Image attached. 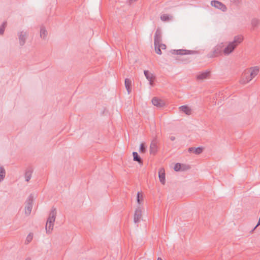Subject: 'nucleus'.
<instances>
[{
    "mask_svg": "<svg viewBox=\"0 0 260 260\" xmlns=\"http://www.w3.org/2000/svg\"><path fill=\"white\" fill-rule=\"evenodd\" d=\"M181 167H182V164L178 162L175 165L174 169L176 172L181 171Z\"/></svg>",
    "mask_w": 260,
    "mask_h": 260,
    "instance_id": "obj_30",
    "label": "nucleus"
},
{
    "mask_svg": "<svg viewBox=\"0 0 260 260\" xmlns=\"http://www.w3.org/2000/svg\"><path fill=\"white\" fill-rule=\"evenodd\" d=\"M160 47L162 48V49H165L166 48V45L164 44H160Z\"/></svg>",
    "mask_w": 260,
    "mask_h": 260,
    "instance_id": "obj_36",
    "label": "nucleus"
},
{
    "mask_svg": "<svg viewBox=\"0 0 260 260\" xmlns=\"http://www.w3.org/2000/svg\"><path fill=\"white\" fill-rule=\"evenodd\" d=\"M230 2L236 6H239L242 3V0H230Z\"/></svg>",
    "mask_w": 260,
    "mask_h": 260,
    "instance_id": "obj_33",
    "label": "nucleus"
},
{
    "mask_svg": "<svg viewBox=\"0 0 260 260\" xmlns=\"http://www.w3.org/2000/svg\"><path fill=\"white\" fill-rule=\"evenodd\" d=\"M133 156L134 161H137L140 166L143 165V160L137 152H133Z\"/></svg>",
    "mask_w": 260,
    "mask_h": 260,
    "instance_id": "obj_19",
    "label": "nucleus"
},
{
    "mask_svg": "<svg viewBox=\"0 0 260 260\" xmlns=\"http://www.w3.org/2000/svg\"><path fill=\"white\" fill-rule=\"evenodd\" d=\"M158 177L160 182L162 184H165L166 182L165 179V171L164 168H160L158 171Z\"/></svg>",
    "mask_w": 260,
    "mask_h": 260,
    "instance_id": "obj_15",
    "label": "nucleus"
},
{
    "mask_svg": "<svg viewBox=\"0 0 260 260\" xmlns=\"http://www.w3.org/2000/svg\"><path fill=\"white\" fill-rule=\"evenodd\" d=\"M223 47V43L217 45L214 48L213 51L208 54V56L210 58H213L217 56L220 54L222 50V47Z\"/></svg>",
    "mask_w": 260,
    "mask_h": 260,
    "instance_id": "obj_4",
    "label": "nucleus"
},
{
    "mask_svg": "<svg viewBox=\"0 0 260 260\" xmlns=\"http://www.w3.org/2000/svg\"><path fill=\"white\" fill-rule=\"evenodd\" d=\"M251 25L253 29H255V28L257 27L259 25H260V20L256 18L252 19L251 20Z\"/></svg>",
    "mask_w": 260,
    "mask_h": 260,
    "instance_id": "obj_23",
    "label": "nucleus"
},
{
    "mask_svg": "<svg viewBox=\"0 0 260 260\" xmlns=\"http://www.w3.org/2000/svg\"><path fill=\"white\" fill-rule=\"evenodd\" d=\"M56 214L57 212L56 208L54 207H52L50 212L46 224V233L47 234H50L52 232L54 226V222L55 220Z\"/></svg>",
    "mask_w": 260,
    "mask_h": 260,
    "instance_id": "obj_1",
    "label": "nucleus"
},
{
    "mask_svg": "<svg viewBox=\"0 0 260 260\" xmlns=\"http://www.w3.org/2000/svg\"><path fill=\"white\" fill-rule=\"evenodd\" d=\"M154 45L155 52L158 54H159V55L161 54L162 52H161L160 47V43L157 44H154Z\"/></svg>",
    "mask_w": 260,
    "mask_h": 260,
    "instance_id": "obj_28",
    "label": "nucleus"
},
{
    "mask_svg": "<svg viewBox=\"0 0 260 260\" xmlns=\"http://www.w3.org/2000/svg\"><path fill=\"white\" fill-rule=\"evenodd\" d=\"M157 260H162V259L160 257H158V258H157Z\"/></svg>",
    "mask_w": 260,
    "mask_h": 260,
    "instance_id": "obj_39",
    "label": "nucleus"
},
{
    "mask_svg": "<svg viewBox=\"0 0 260 260\" xmlns=\"http://www.w3.org/2000/svg\"><path fill=\"white\" fill-rule=\"evenodd\" d=\"M172 54L174 55H187L199 54V51L196 50H189L185 49L171 50L170 51Z\"/></svg>",
    "mask_w": 260,
    "mask_h": 260,
    "instance_id": "obj_2",
    "label": "nucleus"
},
{
    "mask_svg": "<svg viewBox=\"0 0 260 260\" xmlns=\"http://www.w3.org/2000/svg\"><path fill=\"white\" fill-rule=\"evenodd\" d=\"M250 78L249 70L245 71L242 74V78L240 80V83L241 84H246L251 80H249Z\"/></svg>",
    "mask_w": 260,
    "mask_h": 260,
    "instance_id": "obj_12",
    "label": "nucleus"
},
{
    "mask_svg": "<svg viewBox=\"0 0 260 260\" xmlns=\"http://www.w3.org/2000/svg\"><path fill=\"white\" fill-rule=\"evenodd\" d=\"M259 72V69L257 67H254L253 68H251L250 70H249V75L250 78L249 80H252L255 76H256Z\"/></svg>",
    "mask_w": 260,
    "mask_h": 260,
    "instance_id": "obj_18",
    "label": "nucleus"
},
{
    "mask_svg": "<svg viewBox=\"0 0 260 260\" xmlns=\"http://www.w3.org/2000/svg\"><path fill=\"white\" fill-rule=\"evenodd\" d=\"M28 35V34L26 31H22L18 34L19 44L21 46H23L25 44Z\"/></svg>",
    "mask_w": 260,
    "mask_h": 260,
    "instance_id": "obj_10",
    "label": "nucleus"
},
{
    "mask_svg": "<svg viewBox=\"0 0 260 260\" xmlns=\"http://www.w3.org/2000/svg\"><path fill=\"white\" fill-rule=\"evenodd\" d=\"M144 74L146 79L149 81V84L153 86L154 85V81L155 79V76L148 70H145Z\"/></svg>",
    "mask_w": 260,
    "mask_h": 260,
    "instance_id": "obj_9",
    "label": "nucleus"
},
{
    "mask_svg": "<svg viewBox=\"0 0 260 260\" xmlns=\"http://www.w3.org/2000/svg\"><path fill=\"white\" fill-rule=\"evenodd\" d=\"M6 175V171L3 167L0 166V182L2 181Z\"/></svg>",
    "mask_w": 260,
    "mask_h": 260,
    "instance_id": "obj_25",
    "label": "nucleus"
},
{
    "mask_svg": "<svg viewBox=\"0 0 260 260\" xmlns=\"http://www.w3.org/2000/svg\"><path fill=\"white\" fill-rule=\"evenodd\" d=\"M154 41L155 44L160 43L161 41V32L159 28H157L155 31Z\"/></svg>",
    "mask_w": 260,
    "mask_h": 260,
    "instance_id": "obj_14",
    "label": "nucleus"
},
{
    "mask_svg": "<svg viewBox=\"0 0 260 260\" xmlns=\"http://www.w3.org/2000/svg\"><path fill=\"white\" fill-rule=\"evenodd\" d=\"M141 217H142L141 207L140 206H138L136 208L135 211L134 217V222L135 223L139 222L140 221Z\"/></svg>",
    "mask_w": 260,
    "mask_h": 260,
    "instance_id": "obj_8",
    "label": "nucleus"
},
{
    "mask_svg": "<svg viewBox=\"0 0 260 260\" xmlns=\"http://www.w3.org/2000/svg\"><path fill=\"white\" fill-rule=\"evenodd\" d=\"M157 143L156 138H154L152 141L150 146L149 151L151 154L155 155L157 153L158 149Z\"/></svg>",
    "mask_w": 260,
    "mask_h": 260,
    "instance_id": "obj_5",
    "label": "nucleus"
},
{
    "mask_svg": "<svg viewBox=\"0 0 260 260\" xmlns=\"http://www.w3.org/2000/svg\"><path fill=\"white\" fill-rule=\"evenodd\" d=\"M124 84L128 93L129 94L132 91L131 80L129 79L126 78L124 81Z\"/></svg>",
    "mask_w": 260,
    "mask_h": 260,
    "instance_id": "obj_20",
    "label": "nucleus"
},
{
    "mask_svg": "<svg viewBox=\"0 0 260 260\" xmlns=\"http://www.w3.org/2000/svg\"><path fill=\"white\" fill-rule=\"evenodd\" d=\"M190 169V166L189 165L182 164L181 171H187Z\"/></svg>",
    "mask_w": 260,
    "mask_h": 260,
    "instance_id": "obj_32",
    "label": "nucleus"
},
{
    "mask_svg": "<svg viewBox=\"0 0 260 260\" xmlns=\"http://www.w3.org/2000/svg\"><path fill=\"white\" fill-rule=\"evenodd\" d=\"M33 204V196L32 194L29 195L28 199L26 201L25 213L27 215H29L31 211Z\"/></svg>",
    "mask_w": 260,
    "mask_h": 260,
    "instance_id": "obj_3",
    "label": "nucleus"
},
{
    "mask_svg": "<svg viewBox=\"0 0 260 260\" xmlns=\"http://www.w3.org/2000/svg\"><path fill=\"white\" fill-rule=\"evenodd\" d=\"M176 60H178L179 61L183 62L184 63H187L189 62V61H190L189 58H184V57L183 58H177Z\"/></svg>",
    "mask_w": 260,
    "mask_h": 260,
    "instance_id": "obj_34",
    "label": "nucleus"
},
{
    "mask_svg": "<svg viewBox=\"0 0 260 260\" xmlns=\"http://www.w3.org/2000/svg\"><path fill=\"white\" fill-rule=\"evenodd\" d=\"M32 172L33 169L31 167H29L26 169L25 173V178L26 181L28 182L30 180L31 177Z\"/></svg>",
    "mask_w": 260,
    "mask_h": 260,
    "instance_id": "obj_17",
    "label": "nucleus"
},
{
    "mask_svg": "<svg viewBox=\"0 0 260 260\" xmlns=\"http://www.w3.org/2000/svg\"><path fill=\"white\" fill-rule=\"evenodd\" d=\"M179 109L180 111L185 113L186 115H189L191 114V109L188 106L186 105L181 106L179 107Z\"/></svg>",
    "mask_w": 260,
    "mask_h": 260,
    "instance_id": "obj_21",
    "label": "nucleus"
},
{
    "mask_svg": "<svg viewBox=\"0 0 260 260\" xmlns=\"http://www.w3.org/2000/svg\"><path fill=\"white\" fill-rule=\"evenodd\" d=\"M7 25V21H4L3 24L0 26V35H3L4 33L5 28Z\"/></svg>",
    "mask_w": 260,
    "mask_h": 260,
    "instance_id": "obj_27",
    "label": "nucleus"
},
{
    "mask_svg": "<svg viewBox=\"0 0 260 260\" xmlns=\"http://www.w3.org/2000/svg\"><path fill=\"white\" fill-rule=\"evenodd\" d=\"M33 234L32 233H29L26 238V241L29 243L32 239Z\"/></svg>",
    "mask_w": 260,
    "mask_h": 260,
    "instance_id": "obj_35",
    "label": "nucleus"
},
{
    "mask_svg": "<svg viewBox=\"0 0 260 260\" xmlns=\"http://www.w3.org/2000/svg\"><path fill=\"white\" fill-rule=\"evenodd\" d=\"M143 201V194L140 192H138L137 194V202L140 205Z\"/></svg>",
    "mask_w": 260,
    "mask_h": 260,
    "instance_id": "obj_26",
    "label": "nucleus"
},
{
    "mask_svg": "<svg viewBox=\"0 0 260 260\" xmlns=\"http://www.w3.org/2000/svg\"><path fill=\"white\" fill-rule=\"evenodd\" d=\"M47 35V31L44 26H42L40 29V37L43 38V39H45V37Z\"/></svg>",
    "mask_w": 260,
    "mask_h": 260,
    "instance_id": "obj_24",
    "label": "nucleus"
},
{
    "mask_svg": "<svg viewBox=\"0 0 260 260\" xmlns=\"http://www.w3.org/2000/svg\"><path fill=\"white\" fill-rule=\"evenodd\" d=\"M211 5L215 8L222 10L223 12H225L227 10L225 5L218 1H212Z\"/></svg>",
    "mask_w": 260,
    "mask_h": 260,
    "instance_id": "obj_6",
    "label": "nucleus"
},
{
    "mask_svg": "<svg viewBox=\"0 0 260 260\" xmlns=\"http://www.w3.org/2000/svg\"><path fill=\"white\" fill-rule=\"evenodd\" d=\"M204 148L203 147H198L197 148L191 147L188 149V152L189 153H193L197 155L201 154Z\"/></svg>",
    "mask_w": 260,
    "mask_h": 260,
    "instance_id": "obj_13",
    "label": "nucleus"
},
{
    "mask_svg": "<svg viewBox=\"0 0 260 260\" xmlns=\"http://www.w3.org/2000/svg\"><path fill=\"white\" fill-rule=\"evenodd\" d=\"M160 19L164 21H169L170 20V16L167 14H163L161 15Z\"/></svg>",
    "mask_w": 260,
    "mask_h": 260,
    "instance_id": "obj_31",
    "label": "nucleus"
},
{
    "mask_svg": "<svg viewBox=\"0 0 260 260\" xmlns=\"http://www.w3.org/2000/svg\"><path fill=\"white\" fill-rule=\"evenodd\" d=\"M25 260H31V258L30 257H27Z\"/></svg>",
    "mask_w": 260,
    "mask_h": 260,
    "instance_id": "obj_38",
    "label": "nucleus"
},
{
    "mask_svg": "<svg viewBox=\"0 0 260 260\" xmlns=\"http://www.w3.org/2000/svg\"><path fill=\"white\" fill-rule=\"evenodd\" d=\"M170 139L171 141H174V140H175V137L174 136H171V137H170Z\"/></svg>",
    "mask_w": 260,
    "mask_h": 260,
    "instance_id": "obj_37",
    "label": "nucleus"
},
{
    "mask_svg": "<svg viewBox=\"0 0 260 260\" xmlns=\"http://www.w3.org/2000/svg\"><path fill=\"white\" fill-rule=\"evenodd\" d=\"M146 151V147L145 143H142L140 145L139 152L140 153H144Z\"/></svg>",
    "mask_w": 260,
    "mask_h": 260,
    "instance_id": "obj_29",
    "label": "nucleus"
},
{
    "mask_svg": "<svg viewBox=\"0 0 260 260\" xmlns=\"http://www.w3.org/2000/svg\"><path fill=\"white\" fill-rule=\"evenodd\" d=\"M151 102L154 106L158 108H162L165 106L164 101L157 97L153 98Z\"/></svg>",
    "mask_w": 260,
    "mask_h": 260,
    "instance_id": "obj_7",
    "label": "nucleus"
},
{
    "mask_svg": "<svg viewBox=\"0 0 260 260\" xmlns=\"http://www.w3.org/2000/svg\"><path fill=\"white\" fill-rule=\"evenodd\" d=\"M243 40V37L242 36L238 35L234 37V40L232 42L235 45L236 44V47L240 44Z\"/></svg>",
    "mask_w": 260,
    "mask_h": 260,
    "instance_id": "obj_22",
    "label": "nucleus"
},
{
    "mask_svg": "<svg viewBox=\"0 0 260 260\" xmlns=\"http://www.w3.org/2000/svg\"><path fill=\"white\" fill-rule=\"evenodd\" d=\"M236 47V44L235 45L232 42H230L228 45L223 49V53L225 55H229L232 53Z\"/></svg>",
    "mask_w": 260,
    "mask_h": 260,
    "instance_id": "obj_11",
    "label": "nucleus"
},
{
    "mask_svg": "<svg viewBox=\"0 0 260 260\" xmlns=\"http://www.w3.org/2000/svg\"><path fill=\"white\" fill-rule=\"evenodd\" d=\"M210 75V71H206L205 72H203L200 73L197 76V78L198 80H204L207 79L209 77Z\"/></svg>",
    "mask_w": 260,
    "mask_h": 260,
    "instance_id": "obj_16",
    "label": "nucleus"
}]
</instances>
